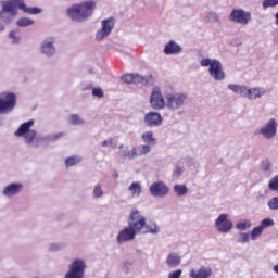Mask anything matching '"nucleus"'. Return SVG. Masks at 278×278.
Here are the masks:
<instances>
[{
    "mask_svg": "<svg viewBox=\"0 0 278 278\" xmlns=\"http://www.w3.org/2000/svg\"><path fill=\"white\" fill-rule=\"evenodd\" d=\"M124 84H134V74H125L122 76Z\"/></svg>",
    "mask_w": 278,
    "mask_h": 278,
    "instance_id": "49",
    "label": "nucleus"
},
{
    "mask_svg": "<svg viewBox=\"0 0 278 278\" xmlns=\"http://www.w3.org/2000/svg\"><path fill=\"white\" fill-rule=\"evenodd\" d=\"M129 192H131L132 197H140L142 194V186L139 185V182H132L128 187Z\"/></svg>",
    "mask_w": 278,
    "mask_h": 278,
    "instance_id": "27",
    "label": "nucleus"
},
{
    "mask_svg": "<svg viewBox=\"0 0 278 278\" xmlns=\"http://www.w3.org/2000/svg\"><path fill=\"white\" fill-rule=\"evenodd\" d=\"M262 5L264 10H267V8H277L278 0H264Z\"/></svg>",
    "mask_w": 278,
    "mask_h": 278,
    "instance_id": "44",
    "label": "nucleus"
},
{
    "mask_svg": "<svg viewBox=\"0 0 278 278\" xmlns=\"http://www.w3.org/2000/svg\"><path fill=\"white\" fill-rule=\"evenodd\" d=\"M9 38L13 45H21V36H18V30H11L9 33Z\"/></svg>",
    "mask_w": 278,
    "mask_h": 278,
    "instance_id": "38",
    "label": "nucleus"
},
{
    "mask_svg": "<svg viewBox=\"0 0 278 278\" xmlns=\"http://www.w3.org/2000/svg\"><path fill=\"white\" fill-rule=\"evenodd\" d=\"M137 151V157H142L144 155H149L151 153V146L150 144H141L135 148Z\"/></svg>",
    "mask_w": 278,
    "mask_h": 278,
    "instance_id": "26",
    "label": "nucleus"
},
{
    "mask_svg": "<svg viewBox=\"0 0 278 278\" xmlns=\"http://www.w3.org/2000/svg\"><path fill=\"white\" fill-rule=\"evenodd\" d=\"M174 192L177 197H186L188 193V187L186 185H174Z\"/></svg>",
    "mask_w": 278,
    "mask_h": 278,
    "instance_id": "29",
    "label": "nucleus"
},
{
    "mask_svg": "<svg viewBox=\"0 0 278 278\" xmlns=\"http://www.w3.org/2000/svg\"><path fill=\"white\" fill-rule=\"evenodd\" d=\"M132 215L135 216L137 222L138 220L143 222V226L140 229V233H151L152 236H157V233H160V226H157L155 222L147 224V217L140 214V211H138L137 208H134Z\"/></svg>",
    "mask_w": 278,
    "mask_h": 278,
    "instance_id": "6",
    "label": "nucleus"
},
{
    "mask_svg": "<svg viewBox=\"0 0 278 278\" xmlns=\"http://www.w3.org/2000/svg\"><path fill=\"white\" fill-rule=\"evenodd\" d=\"M86 268L87 265L84 258H75L71 264V278H84Z\"/></svg>",
    "mask_w": 278,
    "mask_h": 278,
    "instance_id": "14",
    "label": "nucleus"
},
{
    "mask_svg": "<svg viewBox=\"0 0 278 278\" xmlns=\"http://www.w3.org/2000/svg\"><path fill=\"white\" fill-rule=\"evenodd\" d=\"M71 124L77 126L86 125V119H84L79 114H72Z\"/></svg>",
    "mask_w": 278,
    "mask_h": 278,
    "instance_id": "31",
    "label": "nucleus"
},
{
    "mask_svg": "<svg viewBox=\"0 0 278 278\" xmlns=\"http://www.w3.org/2000/svg\"><path fill=\"white\" fill-rule=\"evenodd\" d=\"M262 233H264V230L260 226H257L252 229V231L250 233V239L255 241L258 238H262Z\"/></svg>",
    "mask_w": 278,
    "mask_h": 278,
    "instance_id": "35",
    "label": "nucleus"
},
{
    "mask_svg": "<svg viewBox=\"0 0 278 278\" xmlns=\"http://www.w3.org/2000/svg\"><path fill=\"white\" fill-rule=\"evenodd\" d=\"M5 31V25L0 22V34Z\"/></svg>",
    "mask_w": 278,
    "mask_h": 278,
    "instance_id": "52",
    "label": "nucleus"
},
{
    "mask_svg": "<svg viewBox=\"0 0 278 278\" xmlns=\"http://www.w3.org/2000/svg\"><path fill=\"white\" fill-rule=\"evenodd\" d=\"M16 108V93L7 92L0 98V114H10Z\"/></svg>",
    "mask_w": 278,
    "mask_h": 278,
    "instance_id": "7",
    "label": "nucleus"
},
{
    "mask_svg": "<svg viewBox=\"0 0 278 278\" xmlns=\"http://www.w3.org/2000/svg\"><path fill=\"white\" fill-rule=\"evenodd\" d=\"M134 215V211L130 212L128 216V226L122 229L117 235V244H125V242H134L136 240V236L140 233V229H142L144 222L142 219H136Z\"/></svg>",
    "mask_w": 278,
    "mask_h": 278,
    "instance_id": "1",
    "label": "nucleus"
},
{
    "mask_svg": "<svg viewBox=\"0 0 278 278\" xmlns=\"http://www.w3.org/2000/svg\"><path fill=\"white\" fill-rule=\"evenodd\" d=\"M2 9L0 11V21L4 25H10L14 21L16 8H18V0L1 1Z\"/></svg>",
    "mask_w": 278,
    "mask_h": 278,
    "instance_id": "5",
    "label": "nucleus"
},
{
    "mask_svg": "<svg viewBox=\"0 0 278 278\" xmlns=\"http://www.w3.org/2000/svg\"><path fill=\"white\" fill-rule=\"evenodd\" d=\"M20 192H23V184L11 182L3 188L2 195L4 199H14Z\"/></svg>",
    "mask_w": 278,
    "mask_h": 278,
    "instance_id": "18",
    "label": "nucleus"
},
{
    "mask_svg": "<svg viewBox=\"0 0 278 278\" xmlns=\"http://www.w3.org/2000/svg\"><path fill=\"white\" fill-rule=\"evenodd\" d=\"M94 8H97V2H94V0L86 1L83 4H74L71 8V17L73 21L81 23L83 21H86V18L92 16Z\"/></svg>",
    "mask_w": 278,
    "mask_h": 278,
    "instance_id": "2",
    "label": "nucleus"
},
{
    "mask_svg": "<svg viewBox=\"0 0 278 278\" xmlns=\"http://www.w3.org/2000/svg\"><path fill=\"white\" fill-rule=\"evenodd\" d=\"M114 25H116V21L114 17L104 18L101 21V28L96 33V40L101 42V40H105L112 30L114 29Z\"/></svg>",
    "mask_w": 278,
    "mask_h": 278,
    "instance_id": "8",
    "label": "nucleus"
},
{
    "mask_svg": "<svg viewBox=\"0 0 278 278\" xmlns=\"http://www.w3.org/2000/svg\"><path fill=\"white\" fill-rule=\"evenodd\" d=\"M249 240H251V235L247 233V232H241V233H239L237 242L239 244H247V242H249Z\"/></svg>",
    "mask_w": 278,
    "mask_h": 278,
    "instance_id": "40",
    "label": "nucleus"
},
{
    "mask_svg": "<svg viewBox=\"0 0 278 278\" xmlns=\"http://www.w3.org/2000/svg\"><path fill=\"white\" fill-rule=\"evenodd\" d=\"M208 75L215 81H223L227 77L223 70V63L218 60H213L211 67H208Z\"/></svg>",
    "mask_w": 278,
    "mask_h": 278,
    "instance_id": "16",
    "label": "nucleus"
},
{
    "mask_svg": "<svg viewBox=\"0 0 278 278\" xmlns=\"http://www.w3.org/2000/svg\"><path fill=\"white\" fill-rule=\"evenodd\" d=\"M34 119H29L28 122L23 123L14 132V136H17V138H24L26 144L38 149L40 144L38 142H34L38 136V131L31 129V127H34Z\"/></svg>",
    "mask_w": 278,
    "mask_h": 278,
    "instance_id": "3",
    "label": "nucleus"
},
{
    "mask_svg": "<svg viewBox=\"0 0 278 278\" xmlns=\"http://www.w3.org/2000/svg\"><path fill=\"white\" fill-rule=\"evenodd\" d=\"M149 192L151 197H154V199H164L170 193V188L166 182L159 180L149 187Z\"/></svg>",
    "mask_w": 278,
    "mask_h": 278,
    "instance_id": "9",
    "label": "nucleus"
},
{
    "mask_svg": "<svg viewBox=\"0 0 278 278\" xmlns=\"http://www.w3.org/2000/svg\"><path fill=\"white\" fill-rule=\"evenodd\" d=\"M265 140H273L277 136V119L271 118L257 131Z\"/></svg>",
    "mask_w": 278,
    "mask_h": 278,
    "instance_id": "12",
    "label": "nucleus"
},
{
    "mask_svg": "<svg viewBox=\"0 0 278 278\" xmlns=\"http://www.w3.org/2000/svg\"><path fill=\"white\" fill-rule=\"evenodd\" d=\"M112 177H113V179H118V172H114Z\"/></svg>",
    "mask_w": 278,
    "mask_h": 278,
    "instance_id": "53",
    "label": "nucleus"
},
{
    "mask_svg": "<svg viewBox=\"0 0 278 278\" xmlns=\"http://www.w3.org/2000/svg\"><path fill=\"white\" fill-rule=\"evenodd\" d=\"M65 278H71V270L66 273Z\"/></svg>",
    "mask_w": 278,
    "mask_h": 278,
    "instance_id": "56",
    "label": "nucleus"
},
{
    "mask_svg": "<svg viewBox=\"0 0 278 278\" xmlns=\"http://www.w3.org/2000/svg\"><path fill=\"white\" fill-rule=\"evenodd\" d=\"M123 155H124L125 160H136V157H138V153L136 151V147H132L128 151H124Z\"/></svg>",
    "mask_w": 278,
    "mask_h": 278,
    "instance_id": "37",
    "label": "nucleus"
},
{
    "mask_svg": "<svg viewBox=\"0 0 278 278\" xmlns=\"http://www.w3.org/2000/svg\"><path fill=\"white\" fill-rule=\"evenodd\" d=\"M184 275V269H175L167 275V278H181Z\"/></svg>",
    "mask_w": 278,
    "mask_h": 278,
    "instance_id": "47",
    "label": "nucleus"
},
{
    "mask_svg": "<svg viewBox=\"0 0 278 278\" xmlns=\"http://www.w3.org/2000/svg\"><path fill=\"white\" fill-rule=\"evenodd\" d=\"M267 93L266 88L264 87H249L248 90V101H255L257 99H262Z\"/></svg>",
    "mask_w": 278,
    "mask_h": 278,
    "instance_id": "20",
    "label": "nucleus"
},
{
    "mask_svg": "<svg viewBox=\"0 0 278 278\" xmlns=\"http://www.w3.org/2000/svg\"><path fill=\"white\" fill-rule=\"evenodd\" d=\"M165 108H167V110L177 112L178 110H181L186 103H188V94L182 92H169L165 94Z\"/></svg>",
    "mask_w": 278,
    "mask_h": 278,
    "instance_id": "4",
    "label": "nucleus"
},
{
    "mask_svg": "<svg viewBox=\"0 0 278 278\" xmlns=\"http://www.w3.org/2000/svg\"><path fill=\"white\" fill-rule=\"evenodd\" d=\"M260 170L263 172L266 177H270L273 175V163L268 159L262 161Z\"/></svg>",
    "mask_w": 278,
    "mask_h": 278,
    "instance_id": "25",
    "label": "nucleus"
},
{
    "mask_svg": "<svg viewBox=\"0 0 278 278\" xmlns=\"http://www.w3.org/2000/svg\"><path fill=\"white\" fill-rule=\"evenodd\" d=\"M89 75H94V71L88 70Z\"/></svg>",
    "mask_w": 278,
    "mask_h": 278,
    "instance_id": "58",
    "label": "nucleus"
},
{
    "mask_svg": "<svg viewBox=\"0 0 278 278\" xmlns=\"http://www.w3.org/2000/svg\"><path fill=\"white\" fill-rule=\"evenodd\" d=\"M215 227L219 233H229L233 229V222L229 219L228 214H220L215 220Z\"/></svg>",
    "mask_w": 278,
    "mask_h": 278,
    "instance_id": "13",
    "label": "nucleus"
},
{
    "mask_svg": "<svg viewBox=\"0 0 278 278\" xmlns=\"http://www.w3.org/2000/svg\"><path fill=\"white\" fill-rule=\"evenodd\" d=\"M92 194H93V199H103V194H104L103 186L101 184H97L93 187Z\"/></svg>",
    "mask_w": 278,
    "mask_h": 278,
    "instance_id": "32",
    "label": "nucleus"
},
{
    "mask_svg": "<svg viewBox=\"0 0 278 278\" xmlns=\"http://www.w3.org/2000/svg\"><path fill=\"white\" fill-rule=\"evenodd\" d=\"M267 207L271 212H278V197L271 198L267 203Z\"/></svg>",
    "mask_w": 278,
    "mask_h": 278,
    "instance_id": "39",
    "label": "nucleus"
},
{
    "mask_svg": "<svg viewBox=\"0 0 278 278\" xmlns=\"http://www.w3.org/2000/svg\"><path fill=\"white\" fill-rule=\"evenodd\" d=\"M17 8L26 14H42V10L38 7L27 8V5L25 4V0H17Z\"/></svg>",
    "mask_w": 278,
    "mask_h": 278,
    "instance_id": "24",
    "label": "nucleus"
},
{
    "mask_svg": "<svg viewBox=\"0 0 278 278\" xmlns=\"http://www.w3.org/2000/svg\"><path fill=\"white\" fill-rule=\"evenodd\" d=\"M150 105L152 110H164L166 108V100L162 94V89L160 87H153L150 94Z\"/></svg>",
    "mask_w": 278,
    "mask_h": 278,
    "instance_id": "10",
    "label": "nucleus"
},
{
    "mask_svg": "<svg viewBox=\"0 0 278 278\" xmlns=\"http://www.w3.org/2000/svg\"><path fill=\"white\" fill-rule=\"evenodd\" d=\"M213 273L212 267L202 266L198 269H191L189 276L191 278H210Z\"/></svg>",
    "mask_w": 278,
    "mask_h": 278,
    "instance_id": "21",
    "label": "nucleus"
},
{
    "mask_svg": "<svg viewBox=\"0 0 278 278\" xmlns=\"http://www.w3.org/2000/svg\"><path fill=\"white\" fill-rule=\"evenodd\" d=\"M236 229H238V231H247V229H251V220L243 219L237 223Z\"/></svg>",
    "mask_w": 278,
    "mask_h": 278,
    "instance_id": "33",
    "label": "nucleus"
},
{
    "mask_svg": "<svg viewBox=\"0 0 278 278\" xmlns=\"http://www.w3.org/2000/svg\"><path fill=\"white\" fill-rule=\"evenodd\" d=\"M212 64H214V59L203 58L200 61V66H202V68H212Z\"/></svg>",
    "mask_w": 278,
    "mask_h": 278,
    "instance_id": "42",
    "label": "nucleus"
},
{
    "mask_svg": "<svg viewBox=\"0 0 278 278\" xmlns=\"http://www.w3.org/2000/svg\"><path fill=\"white\" fill-rule=\"evenodd\" d=\"M83 157L81 155L74 154L71 156V166H76V164H79L81 162Z\"/></svg>",
    "mask_w": 278,
    "mask_h": 278,
    "instance_id": "48",
    "label": "nucleus"
},
{
    "mask_svg": "<svg viewBox=\"0 0 278 278\" xmlns=\"http://www.w3.org/2000/svg\"><path fill=\"white\" fill-rule=\"evenodd\" d=\"M184 175V167L177 165L173 172V177H181Z\"/></svg>",
    "mask_w": 278,
    "mask_h": 278,
    "instance_id": "50",
    "label": "nucleus"
},
{
    "mask_svg": "<svg viewBox=\"0 0 278 278\" xmlns=\"http://www.w3.org/2000/svg\"><path fill=\"white\" fill-rule=\"evenodd\" d=\"M65 164H66V166H71V157H67V159L65 160Z\"/></svg>",
    "mask_w": 278,
    "mask_h": 278,
    "instance_id": "54",
    "label": "nucleus"
},
{
    "mask_svg": "<svg viewBox=\"0 0 278 278\" xmlns=\"http://www.w3.org/2000/svg\"><path fill=\"white\" fill-rule=\"evenodd\" d=\"M34 20L29 18V17H21L17 20L16 25L17 27H29L31 25H34Z\"/></svg>",
    "mask_w": 278,
    "mask_h": 278,
    "instance_id": "30",
    "label": "nucleus"
},
{
    "mask_svg": "<svg viewBox=\"0 0 278 278\" xmlns=\"http://www.w3.org/2000/svg\"><path fill=\"white\" fill-rule=\"evenodd\" d=\"M64 247H66V244L62 243V242H58V243H51L49 245V251L51 253H55L56 251H62V249H64Z\"/></svg>",
    "mask_w": 278,
    "mask_h": 278,
    "instance_id": "41",
    "label": "nucleus"
},
{
    "mask_svg": "<svg viewBox=\"0 0 278 278\" xmlns=\"http://www.w3.org/2000/svg\"><path fill=\"white\" fill-rule=\"evenodd\" d=\"M61 138H64L62 132L50 134L42 137L43 142H58Z\"/></svg>",
    "mask_w": 278,
    "mask_h": 278,
    "instance_id": "28",
    "label": "nucleus"
},
{
    "mask_svg": "<svg viewBox=\"0 0 278 278\" xmlns=\"http://www.w3.org/2000/svg\"><path fill=\"white\" fill-rule=\"evenodd\" d=\"M143 123L146 127H160L164 123V118L159 112L151 111L144 115Z\"/></svg>",
    "mask_w": 278,
    "mask_h": 278,
    "instance_id": "17",
    "label": "nucleus"
},
{
    "mask_svg": "<svg viewBox=\"0 0 278 278\" xmlns=\"http://www.w3.org/2000/svg\"><path fill=\"white\" fill-rule=\"evenodd\" d=\"M66 14H67V16H71V8H68V9L66 10Z\"/></svg>",
    "mask_w": 278,
    "mask_h": 278,
    "instance_id": "57",
    "label": "nucleus"
},
{
    "mask_svg": "<svg viewBox=\"0 0 278 278\" xmlns=\"http://www.w3.org/2000/svg\"><path fill=\"white\" fill-rule=\"evenodd\" d=\"M58 50L55 49V37H48L40 43V53L46 58H53Z\"/></svg>",
    "mask_w": 278,
    "mask_h": 278,
    "instance_id": "15",
    "label": "nucleus"
},
{
    "mask_svg": "<svg viewBox=\"0 0 278 278\" xmlns=\"http://www.w3.org/2000/svg\"><path fill=\"white\" fill-rule=\"evenodd\" d=\"M206 23H218V13L214 11H208L205 15Z\"/></svg>",
    "mask_w": 278,
    "mask_h": 278,
    "instance_id": "36",
    "label": "nucleus"
},
{
    "mask_svg": "<svg viewBox=\"0 0 278 278\" xmlns=\"http://www.w3.org/2000/svg\"><path fill=\"white\" fill-rule=\"evenodd\" d=\"M184 51V48L179 46V43L170 40L168 43L165 45L164 53L165 55H177Z\"/></svg>",
    "mask_w": 278,
    "mask_h": 278,
    "instance_id": "23",
    "label": "nucleus"
},
{
    "mask_svg": "<svg viewBox=\"0 0 278 278\" xmlns=\"http://www.w3.org/2000/svg\"><path fill=\"white\" fill-rule=\"evenodd\" d=\"M92 97H97V99H103V97H105V92L101 87L92 88Z\"/></svg>",
    "mask_w": 278,
    "mask_h": 278,
    "instance_id": "45",
    "label": "nucleus"
},
{
    "mask_svg": "<svg viewBox=\"0 0 278 278\" xmlns=\"http://www.w3.org/2000/svg\"><path fill=\"white\" fill-rule=\"evenodd\" d=\"M124 266H131V263H129L128 261H125Z\"/></svg>",
    "mask_w": 278,
    "mask_h": 278,
    "instance_id": "55",
    "label": "nucleus"
},
{
    "mask_svg": "<svg viewBox=\"0 0 278 278\" xmlns=\"http://www.w3.org/2000/svg\"><path fill=\"white\" fill-rule=\"evenodd\" d=\"M134 80L132 84H143L147 85V78L140 74H132Z\"/></svg>",
    "mask_w": 278,
    "mask_h": 278,
    "instance_id": "46",
    "label": "nucleus"
},
{
    "mask_svg": "<svg viewBox=\"0 0 278 278\" xmlns=\"http://www.w3.org/2000/svg\"><path fill=\"white\" fill-rule=\"evenodd\" d=\"M64 1H68V0H64Z\"/></svg>",
    "mask_w": 278,
    "mask_h": 278,
    "instance_id": "59",
    "label": "nucleus"
},
{
    "mask_svg": "<svg viewBox=\"0 0 278 278\" xmlns=\"http://www.w3.org/2000/svg\"><path fill=\"white\" fill-rule=\"evenodd\" d=\"M165 265L169 270H175V268H179V266H181V254L177 252L168 253L165 258Z\"/></svg>",
    "mask_w": 278,
    "mask_h": 278,
    "instance_id": "19",
    "label": "nucleus"
},
{
    "mask_svg": "<svg viewBox=\"0 0 278 278\" xmlns=\"http://www.w3.org/2000/svg\"><path fill=\"white\" fill-rule=\"evenodd\" d=\"M141 138L148 144H155V138H153V131L151 130L143 132Z\"/></svg>",
    "mask_w": 278,
    "mask_h": 278,
    "instance_id": "34",
    "label": "nucleus"
},
{
    "mask_svg": "<svg viewBox=\"0 0 278 278\" xmlns=\"http://www.w3.org/2000/svg\"><path fill=\"white\" fill-rule=\"evenodd\" d=\"M101 147L103 148L114 147V140L112 138H109L101 142Z\"/></svg>",
    "mask_w": 278,
    "mask_h": 278,
    "instance_id": "51",
    "label": "nucleus"
},
{
    "mask_svg": "<svg viewBox=\"0 0 278 278\" xmlns=\"http://www.w3.org/2000/svg\"><path fill=\"white\" fill-rule=\"evenodd\" d=\"M274 225H275V220H273V218H265L261 222L258 227L265 230L267 229V227H273Z\"/></svg>",
    "mask_w": 278,
    "mask_h": 278,
    "instance_id": "43",
    "label": "nucleus"
},
{
    "mask_svg": "<svg viewBox=\"0 0 278 278\" xmlns=\"http://www.w3.org/2000/svg\"><path fill=\"white\" fill-rule=\"evenodd\" d=\"M251 12L244 11L243 9H233L229 14V21L239 25H248L251 23Z\"/></svg>",
    "mask_w": 278,
    "mask_h": 278,
    "instance_id": "11",
    "label": "nucleus"
},
{
    "mask_svg": "<svg viewBox=\"0 0 278 278\" xmlns=\"http://www.w3.org/2000/svg\"><path fill=\"white\" fill-rule=\"evenodd\" d=\"M228 90H231L235 94H239L242 99L249 98V87L245 85L229 84Z\"/></svg>",
    "mask_w": 278,
    "mask_h": 278,
    "instance_id": "22",
    "label": "nucleus"
}]
</instances>
